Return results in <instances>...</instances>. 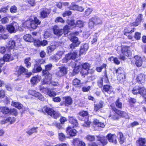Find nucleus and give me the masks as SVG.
<instances>
[{
	"label": "nucleus",
	"instance_id": "obj_39",
	"mask_svg": "<svg viewBox=\"0 0 146 146\" xmlns=\"http://www.w3.org/2000/svg\"><path fill=\"white\" fill-rule=\"evenodd\" d=\"M119 140V142L121 143H122L125 140L123 135L122 133H118L117 135Z\"/></svg>",
	"mask_w": 146,
	"mask_h": 146
},
{
	"label": "nucleus",
	"instance_id": "obj_14",
	"mask_svg": "<svg viewBox=\"0 0 146 146\" xmlns=\"http://www.w3.org/2000/svg\"><path fill=\"white\" fill-rule=\"evenodd\" d=\"M129 48L128 46H123L121 48L122 53L127 56L131 55V52L129 50Z\"/></svg>",
	"mask_w": 146,
	"mask_h": 146
},
{
	"label": "nucleus",
	"instance_id": "obj_32",
	"mask_svg": "<svg viewBox=\"0 0 146 146\" xmlns=\"http://www.w3.org/2000/svg\"><path fill=\"white\" fill-rule=\"evenodd\" d=\"M42 70V68L40 66L36 64L34 66V68L32 70V72L34 73L40 72Z\"/></svg>",
	"mask_w": 146,
	"mask_h": 146
},
{
	"label": "nucleus",
	"instance_id": "obj_33",
	"mask_svg": "<svg viewBox=\"0 0 146 146\" xmlns=\"http://www.w3.org/2000/svg\"><path fill=\"white\" fill-rule=\"evenodd\" d=\"M93 123L98 127L103 128L105 127L104 124L100 122L97 119H95L93 121Z\"/></svg>",
	"mask_w": 146,
	"mask_h": 146
},
{
	"label": "nucleus",
	"instance_id": "obj_40",
	"mask_svg": "<svg viewBox=\"0 0 146 146\" xmlns=\"http://www.w3.org/2000/svg\"><path fill=\"white\" fill-rule=\"evenodd\" d=\"M103 105V103L102 102H100L99 104H95L94 106V110L97 111L98 110L102 108V107Z\"/></svg>",
	"mask_w": 146,
	"mask_h": 146
},
{
	"label": "nucleus",
	"instance_id": "obj_26",
	"mask_svg": "<svg viewBox=\"0 0 146 146\" xmlns=\"http://www.w3.org/2000/svg\"><path fill=\"white\" fill-rule=\"evenodd\" d=\"M11 105L19 110L21 109L23 107L22 105L18 102L12 101L11 103Z\"/></svg>",
	"mask_w": 146,
	"mask_h": 146
},
{
	"label": "nucleus",
	"instance_id": "obj_23",
	"mask_svg": "<svg viewBox=\"0 0 146 146\" xmlns=\"http://www.w3.org/2000/svg\"><path fill=\"white\" fill-rule=\"evenodd\" d=\"M107 137L109 142L116 143V136L115 135L109 134L107 136Z\"/></svg>",
	"mask_w": 146,
	"mask_h": 146
},
{
	"label": "nucleus",
	"instance_id": "obj_51",
	"mask_svg": "<svg viewBox=\"0 0 146 146\" xmlns=\"http://www.w3.org/2000/svg\"><path fill=\"white\" fill-rule=\"evenodd\" d=\"M31 26L30 28L35 29L38 27V26L36 25L35 23L33 21V19H31Z\"/></svg>",
	"mask_w": 146,
	"mask_h": 146
},
{
	"label": "nucleus",
	"instance_id": "obj_49",
	"mask_svg": "<svg viewBox=\"0 0 146 146\" xmlns=\"http://www.w3.org/2000/svg\"><path fill=\"white\" fill-rule=\"evenodd\" d=\"M39 90L41 92L44 93H47L49 89L47 88H44L42 85H41L39 87Z\"/></svg>",
	"mask_w": 146,
	"mask_h": 146
},
{
	"label": "nucleus",
	"instance_id": "obj_41",
	"mask_svg": "<svg viewBox=\"0 0 146 146\" xmlns=\"http://www.w3.org/2000/svg\"><path fill=\"white\" fill-rule=\"evenodd\" d=\"M62 29H63V33H64L65 35L67 34L69 32L70 28L68 25L64 26Z\"/></svg>",
	"mask_w": 146,
	"mask_h": 146
},
{
	"label": "nucleus",
	"instance_id": "obj_43",
	"mask_svg": "<svg viewBox=\"0 0 146 146\" xmlns=\"http://www.w3.org/2000/svg\"><path fill=\"white\" fill-rule=\"evenodd\" d=\"M72 13V12L70 11H66L62 13V15L63 17H65L67 16L71 15Z\"/></svg>",
	"mask_w": 146,
	"mask_h": 146
},
{
	"label": "nucleus",
	"instance_id": "obj_57",
	"mask_svg": "<svg viewBox=\"0 0 146 146\" xmlns=\"http://www.w3.org/2000/svg\"><path fill=\"white\" fill-rule=\"evenodd\" d=\"M5 46L6 47H5L4 46L1 47L0 48V52L2 53H3L6 51L9 50V49L7 48V46Z\"/></svg>",
	"mask_w": 146,
	"mask_h": 146
},
{
	"label": "nucleus",
	"instance_id": "obj_25",
	"mask_svg": "<svg viewBox=\"0 0 146 146\" xmlns=\"http://www.w3.org/2000/svg\"><path fill=\"white\" fill-rule=\"evenodd\" d=\"M16 71L17 72L18 74L19 75L23 73L27 72L28 70L23 66H20L16 68Z\"/></svg>",
	"mask_w": 146,
	"mask_h": 146
},
{
	"label": "nucleus",
	"instance_id": "obj_17",
	"mask_svg": "<svg viewBox=\"0 0 146 146\" xmlns=\"http://www.w3.org/2000/svg\"><path fill=\"white\" fill-rule=\"evenodd\" d=\"M63 102L65 106L71 105L72 102V98L70 96L64 97L63 98Z\"/></svg>",
	"mask_w": 146,
	"mask_h": 146
},
{
	"label": "nucleus",
	"instance_id": "obj_37",
	"mask_svg": "<svg viewBox=\"0 0 146 146\" xmlns=\"http://www.w3.org/2000/svg\"><path fill=\"white\" fill-rule=\"evenodd\" d=\"M64 54V52L62 51H60L54 57V58L53 59H55L56 60H58L61 57L62 55Z\"/></svg>",
	"mask_w": 146,
	"mask_h": 146
},
{
	"label": "nucleus",
	"instance_id": "obj_59",
	"mask_svg": "<svg viewBox=\"0 0 146 146\" xmlns=\"http://www.w3.org/2000/svg\"><path fill=\"white\" fill-rule=\"evenodd\" d=\"M80 140L78 138L74 139L72 143L74 146H78Z\"/></svg>",
	"mask_w": 146,
	"mask_h": 146
},
{
	"label": "nucleus",
	"instance_id": "obj_29",
	"mask_svg": "<svg viewBox=\"0 0 146 146\" xmlns=\"http://www.w3.org/2000/svg\"><path fill=\"white\" fill-rule=\"evenodd\" d=\"M10 109L7 107H2L0 108V111L4 114H7L9 113Z\"/></svg>",
	"mask_w": 146,
	"mask_h": 146
},
{
	"label": "nucleus",
	"instance_id": "obj_27",
	"mask_svg": "<svg viewBox=\"0 0 146 146\" xmlns=\"http://www.w3.org/2000/svg\"><path fill=\"white\" fill-rule=\"evenodd\" d=\"M14 58L13 56L11 54H5L3 57V60L6 62L11 61Z\"/></svg>",
	"mask_w": 146,
	"mask_h": 146
},
{
	"label": "nucleus",
	"instance_id": "obj_48",
	"mask_svg": "<svg viewBox=\"0 0 146 146\" xmlns=\"http://www.w3.org/2000/svg\"><path fill=\"white\" fill-rule=\"evenodd\" d=\"M141 33L140 32H137L135 33L134 36L136 40H139L141 38Z\"/></svg>",
	"mask_w": 146,
	"mask_h": 146
},
{
	"label": "nucleus",
	"instance_id": "obj_12",
	"mask_svg": "<svg viewBox=\"0 0 146 146\" xmlns=\"http://www.w3.org/2000/svg\"><path fill=\"white\" fill-rule=\"evenodd\" d=\"M59 71L56 73V75L60 77L64 76L67 74V68L64 66H61L59 67Z\"/></svg>",
	"mask_w": 146,
	"mask_h": 146
},
{
	"label": "nucleus",
	"instance_id": "obj_24",
	"mask_svg": "<svg viewBox=\"0 0 146 146\" xmlns=\"http://www.w3.org/2000/svg\"><path fill=\"white\" fill-rule=\"evenodd\" d=\"M74 64L73 65H72V66H74L75 68L74 69L73 71L75 73V74H77L80 71V68H81L82 66L80 64H78V63L77 62V63H74Z\"/></svg>",
	"mask_w": 146,
	"mask_h": 146
},
{
	"label": "nucleus",
	"instance_id": "obj_8",
	"mask_svg": "<svg viewBox=\"0 0 146 146\" xmlns=\"http://www.w3.org/2000/svg\"><path fill=\"white\" fill-rule=\"evenodd\" d=\"M134 31V28H133L131 30H130L129 27H126L125 28L123 32L124 35L127 36L128 39H132L133 38V36L131 33H133Z\"/></svg>",
	"mask_w": 146,
	"mask_h": 146
},
{
	"label": "nucleus",
	"instance_id": "obj_20",
	"mask_svg": "<svg viewBox=\"0 0 146 146\" xmlns=\"http://www.w3.org/2000/svg\"><path fill=\"white\" fill-rule=\"evenodd\" d=\"M9 46H21V44L20 43V40L19 39L15 41L14 40L11 39L10 40L8 43Z\"/></svg>",
	"mask_w": 146,
	"mask_h": 146
},
{
	"label": "nucleus",
	"instance_id": "obj_52",
	"mask_svg": "<svg viewBox=\"0 0 146 146\" xmlns=\"http://www.w3.org/2000/svg\"><path fill=\"white\" fill-rule=\"evenodd\" d=\"M9 21V19L8 17H3L1 19V22L2 24H5L8 22Z\"/></svg>",
	"mask_w": 146,
	"mask_h": 146
},
{
	"label": "nucleus",
	"instance_id": "obj_42",
	"mask_svg": "<svg viewBox=\"0 0 146 146\" xmlns=\"http://www.w3.org/2000/svg\"><path fill=\"white\" fill-rule=\"evenodd\" d=\"M31 60V59L29 57L27 58L25 60V63L26 65V66L27 68H29L31 66V63L29 62Z\"/></svg>",
	"mask_w": 146,
	"mask_h": 146
},
{
	"label": "nucleus",
	"instance_id": "obj_11",
	"mask_svg": "<svg viewBox=\"0 0 146 146\" xmlns=\"http://www.w3.org/2000/svg\"><path fill=\"white\" fill-rule=\"evenodd\" d=\"M52 29L54 34L58 36H61L63 34V29H60L57 25L54 26Z\"/></svg>",
	"mask_w": 146,
	"mask_h": 146
},
{
	"label": "nucleus",
	"instance_id": "obj_4",
	"mask_svg": "<svg viewBox=\"0 0 146 146\" xmlns=\"http://www.w3.org/2000/svg\"><path fill=\"white\" fill-rule=\"evenodd\" d=\"M42 75L44 76L43 79V84H50L52 78V75L49 72H47L45 70H43L42 72Z\"/></svg>",
	"mask_w": 146,
	"mask_h": 146
},
{
	"label": "nucleus",
	"instance_id": "obj_30",
	"mask_svg": "<svg viewBox=\"0 0 146 146\" xmlns=\"http://www.w3.org/2000/svg\"><path fill=\"white\" fill-rule=\"evenodd\" d=\"M139 146H146V140L144 138H140L137 141Z\"/></svg>",
	"mask_w": 146,
	"mask_h": 146
},
{
	"label": "nucleus",
	"instance_id": "obj_64",
	"mask_svg": "<svg viewBox=\"0 0 146 146\" xmlns=\"http://www.w3.org/2000/svg\"><path fill=\"white\" fill-rule=\"evenodd\" d=\"M68 24L70 26L76 27V23L74 20H70L68 22Z\"/></svg>",
	"mask_w": 146,
	"mask_h": 146
},
{
	"label": "nucleus",
	"instance_id": "obj_6",
	"mask_svg": "<svg viewBox=\"0 0 146 146\" xmlns=\"http://www.w3.org/2000/svg\"><path fill=\"white\" fill-rule=\"evenodd\" d=\"M118 80L121 82H123L125 78V73L122 68H119L116 70Z\"/></svg>",
	"mask_w": 146,
	"mask_h": 146
},
{
	"label": "nucleus",
	"instance_id": "obj_19",
	"mask_svg": "<svg viewBox=\"0 0 146 146\" xmlns=\"http://www.w3.org/2000/svg\"><path fill=\"white\" fill-rule=\"evenodd\" d=\"M42 111L44 113H46L48 115L52 116L53 113H54L55 111L51 108H49L46 107H44L42 109Z\"/></svg>",
	"mask_w": 146,
	"mask_h": 146
},
{
	"label": "nucleus",
	"instance_id": "obj_9",
	"mask_svg": "<svg viewBox=\"0 0 146 146\" xmlns=\"http://www.w3.org/2000/svg\"><path fill=\"white\" fill-rule=\"evenodd\" d=\"M28 93L29 94L35 96L42 101H44V100L43 96L41 94L35 90H29Z\"/></svg>",
	"mask_w": 146,
	"mask_h": 146
},
{
	"label": "nucleus",
	"instance_id": "obj_21",
	"mask_svg": "<svg viewBox=\"0 0 146 146\" xmlns=\"http://www.w3.org/2000/svg\"><path fill=\"white\" fill-rule=\"evenodd\" d=\"M6 29L10 33H15L16 32L15 27L12 24L7 25H6Z\"/></svg>",
	"mask_w": 146,
	"mask_h": 146
},
{
	"label": "nucleus",
	"instance_id": "obj_55",
	"mask_svg": "<svg viewBox=\"0 0 146 146\" xmlns=\"http://www.w3.org/2000/svg\"><path fill=\"white\" fill-rule=\"evenodd\" d=\"M60 114L59 112L55 111L54 113H53V114L52 116L53 118L55 119L59 117L60 116Z\"/></svg>",
	"mask_w": 146,
	"mask_h": 146
},
{
	"label": "nucleus",
	"instance_id": "obj_7",
	"mask_svg": "<svg viewBox=\"0 0 146 146\" xmlns=\"http://www.w3.org/2000/svg\"><path fill=\"white\" fill-rule=\"evenodd\" d=\"M78 56L76 52H72L66 55L65 58L62 60V62L64 63H66L71 59L73 60L75 59Z\"/></svg>",
	"mask_w": 146,
	"mask_h": 146
},
{
	"label": "nucleus",
	"instance_id": "obj_1",
	"mask_svg": "<svg viewBox=\"0 0 146 146\" xmlns=\"http://www.w3.org/2000/svg\"><path fill=\"white\" fill-rule=\"evenodd\" d=\"M23 39L27 42H33L34 46H46L48 44V42L45 40H40L38 39H33V37L30 34H27L23 36Z\"/></svg>",
	"mask_w": 146,
	"mask_h": 146
},
{
	"label": "nucleus",
	"instance_id": "obj_62",
	"mask_svg": "<svg viewBox=\"0 0 146 146\" xmlns=\"http://www.w3.org/2000/svg\"><path fill=\"white\" fill-rule=\"evenodd\" d=\"M73 84L74 85L76 86H78L80 84V81L77 79H74L73 80Z\"/></svg>",
	"mask_w": 146,
	"mask_h": 146
},
{
	"label": "nucleus",
	"instance_id": "obj_22",
	"mask_svg": "<svg viewBox=\"0 0 146 146\" xmlns=\"http://www.w3.org/2000/svg\"><path fill=\"white\" fill-rule=\"evenodd\" d=\"M15 118L13 117H9L7 118L6 120H4L1 121V124H4L6 123L10 122L11 124L13 123L15 121Z\"/></svg>",
	"mask_w": 146,
	"mask_h": 146
},
{
	"label": "nucleus",
	"instance_id": "obj_3",
	"mask_svg": "<svg viewBox=\"0 0 146 146\" xmlns=\"http://www.w3.org/2000/svg\"><path fill=\"white\" fill-rule=\"evenodd\" d=\"M52 9L50 8L44 7L40 9V18L42 19L47 18L50 14Z\"/></svg>",
	"mask_w": 146,
	"mask_h": 146
},
{
	"label": "nucleus",
	"instance_id": "obj_31",
	"mask_svg": "<svg viewBox=\"0 0 146 146\" xmlns=\"http://www.w3.org/2000/svg\"><path fill=\"white\" fill-rule=\"evenodd\" d=\"M69 121L72 125L73 127L77 126L78 123L77 120L75 118L73 117H70Z\"/></svg>",
	"mask_w": 146,
	"mask_h": 146
},
{
	"label": "nucleus",
	"instance_id": "obj_53",
	"mask_svg": "<svg viewBox=\"0 0 146 146\" xmlns=\"http://www.w3.org/2000/svg\"><path fill=\"white\" fill-rule=\"evenodd\" d=\"M55 48V46H48L47 48V53L49 54H50Z\"/></svg>",
	"mask_w": 146,
	"mask_h": 146
},
{
	"label": "nucleus",
	"instance_id": "obj_10",
	"mask_svg": "<svg viewBox=\"0 0 146 146\" xmlns=\"http://www.w3.org/2000/svg\"><path fill=\"white\" fill-rule=\"evenodd\" d=\"M143 16L142 14H139L136 18L135 21L130 23V26L134 27L138 26L142 21Z\"/></svg>",
	"mask_w": 146,
	"mask_h": 146
},
{
	"label": "nucleus",
	"instance_id": "obj_45",
	"mask_svg": "<svg viewBox=\"0 0 146 146\" xmlns=\"http://www.w3.org/2000/svg\"><path fill=\"white\" fill-rule=\"evenodd\" d=\"M9 113L15 116H16L18 114L17 111L15 108L10 109Z\"/></svg>",
	"mask_w": 146,
	"mask_h": 146
},
{
	"label": "nucleus",
	"instance_id": "obj_16",
	"mask_svg": "<svg viewBox=\"0 0 146 146\" xmlns=\"http://www.w3.org/2000/svg\"><path fill=\"white\" fill-rule=\"evenodd\" d=\"M115 112L116 113H115L114 115H112V118L114 119H117V114L122 117H127L126 116L127 115V114L124 112L118 111L117 112V111H115Z\"/></svg>",
	"mask_w": 146,
	"mask_h": 146
},
{
	"label": "nucleus",
	"instance_id": "obj_34",
	"mask_svg": "<svg viewBox=\"0 0 146 146\" xmlns=\"http://www.w3.org/2000/svg\"><path fill=\"white\" fill-rule=\"evenodd\" d=\"M31 19L27 20L23 24V27L25 28H30Z\"/></svg>",
	"mask_w": 146,
	"mask_h": 146
},
{
	"label": "nucleus",
	"instance_id": "obj_60",
	"mask_svg": "<svg viewBox=\"0 0 146 146\" xmlns=\"http://www.w3.org/2000/svg\"><path fill=\"white\" fill-rule=\"evenodd\" d=\"M94 25L93 21L92 20L89 21L88 23V27L90 29H92L93 28Z\"/></svg>",
	"mask_w": 146,
	"mask_h": 146
},
{
	"label": "nucleus",
	"instance_id": "obj_36",
	"mask_svg": "<svg viewBox=\"0 0 146 146\" xmlns=\"http://www.w3.org/2000/svg\"><path fill=\"white\" fill-rule=\"evenodd\" d=\"M88 48V46H81L80 50V56L84 53Z\"/></svg>",
	"mask_w": 146,
	"mask_h": 146
},
{
	"label": "nucleus",
	"instance_id": "obj_35",
	"mask_svg": "<svg viewBox=\"0 0 146 146\" xmlns=\"http://www.w3.org/2000/svg\"><path fill=\"white\" fill-rule=\"evenodd\" d=\"M145 75L143 74H140L138 75L136 78V80L139 82L143 81L145 79Z\"/></svg>",
	"mask_w": 146,
	"mask_h": 146
},
{
	"label": "nucleus",
	"instance_id": "obj_47",
	"mask_svg": "<svg viewBox=\"0 0 146 146\" xmlns=\"http://www.w3.org/2000/svg\"><path fill=\"white\" fill-rule=\"evenodd\" d=\"M97 33H96L94 36V37L93 40L91 41V43L92 44H96L97 41Z\"/></svg>",
	"mask_w": 146,
	"mask_h": 146
},
{
	"label": "nucleus",
	"instance_id": "obj_13",
	"mask_svg": "<svg viewBox=\"0 0 146 146\" xmlns=\"http://www.w3.org/2000/svg\"><path fill=\"white\" fill-rule=\"evenodd\" d=\"M66 133L67 135L72 137L76 135L77 131L75 129L70 127H68L67 128Z\"/></svg>",
	"mask_w": 146,
	"mask_h": 146
},
{
	"label": "nucleus",
	"instance_id": "obj_15",
	"mask_svg": "<svg viewBox=\"0 0 146 146\" xmlns=\"http://www.w3.org/2000/svg\"><path fill=\"white\" fill-rule=\"evenodd\" d=\"M41 79V77L40 76H36L32 78L31 80V82L33 85H36L38 83Z\"/></svg>",
	"mask_w": 146,
	"mask_h": 146
},
{
	"label": "nucleus",
	"instance_id": "obj_5",
	"mask_svg": "<svg viewBox=\"0 0 146 146\" xmlns=\"http://www.w3.org/2000/svg\"><path fill=\"white\" fill-rule=\"evenodd\" d=\"M90 65L88 63H85L82 65L83 69L81 70V73L83 75L87 74L88 73H92L94 72V70L92 69H90Z\"/></svg>",
	"mask_w": 146,
	"mask_h": 146
},
{
	"label": "nucleus",
	"instance_id": "obj_46",
	"mask_svg": "<svg viewBox=\"0 0 146 146\" xmlns=\"http://www.w3.org/2000/svg\"><path fill=\"white\" fill-rule=\"evenodd\" d=\"M92 11V8H88L84 12V16L86 17L88 16L91 13Z\"/></svg>",
	"mask_w": 146,
	"mask_h": 146
},
{
	"label": "nucleus",
	"instance_id": "obj_50",
	"mask_svg": "<svg viewBox=\"0 0 146 146\" xmlns=\"http://www.w3.org/2000/svg\"><path fill=\"white\" fill-rule=\"evenodd\" d=\"M47 94L50 97L55 96L56 95V93L54 91L48 90L47 92Z\"/></svg>",
	"mask_w": 146,
	"mask_h": 146
},
{
	"label": "nucleus",
	"instance_id": "obj_2",
	"mask_svg": "<svg viewBox=\"0 0 146 146\" xmlns=\"http://www.w3.org/2000/svg\"><path fill=\"white\" fill-rule=\"evenodd\" d=\"M132 92L134 94H140L146 99V89L143 87L136 86L133 89Z\"/></svg>",
	"mask_w": 146,
	"mask_h": 146
},
{
	"label": "nucleus",
	"instance_id": "obj_38",
	"mask_svg": "<svg viewBox=\"0 0 146 146\" xmlns=\"http://www.w3.org/2000/svg\"><path fill=\"white\" fill-rule=\"evenodd\" d=\"M84 26V23L81 20H78L76 23V27H77L80 28L83 27Z\"/></svg>",
	"mask_w": 146,
	"mask_h": 146
},
{
	"label": "nucleus",
	"instance_id": "obj_28",
	"mask_svg": "<svg viewBox=\"0 0 146 146\" xmlns=\"http://www.w3.org/2000/svg\"><path fill=\"white\" fill-rule=\"evenodd\" d=\"M134 58L136 60L135 62L136 65L137 67H140L142 65V59L141 57L138 56H136Z\"/></svg>",
	"mask_w": 146,
	"mask_h": 146
},
{
	"label": "nucleus",
	"instance_id": "obj_58",
	"mask_svg": "<svg viewBox=\"0 0 146 146\" xmlns=\"http://www.w3.org/2000/svg\"><path fill=\"white\" fill-rule=\"evenodd\" d=\"M59 139L60 140L63 141L65 139V135L62 133H59Z\"/></svg>",
	"mask_w": 146,
	"mask_h": 146
},
{
	"label": "nucleus",
	"instance_id": "obj_54",
	"mask_svg": "<svg viewBox=\"0 0 146 146\" xmlns=\"http://www.w3.org/2000/svg\"><path fill=\"white\" fill-rule=\"evenodd\" d=\"M37 129V127L32 128L27 131V133L29 135H31L33 133L36 132Z\"/></svg>",
	"mask_w": 146,
	"mask_h": 146
},
{
	"label": "nucleus",
	"instance_id": "obj_18",
	"mask_svg": "<svg viewBox=\"0 0 146 146\" xmlns=\"http://www.w3.org/2000/svg\"><path fill=\"white\" fill-rule=\"evenodd\" d=\"M70 37V41L76 46L80 44L81 42L79 40L78 38L77 37L74 36H71Z\"/></svg>",
	"mask_w": 146,
	"mask_h": 146
},
{
	"label": "nucleus",
	"instance_id": "obj_63",
	"mask_svg": "<svg viewBox=\"0 0 146 146\" xmlns=\"http://www.w3.org/2000/svg\"><path fill=\"white\" fill-rule=\"evenodd\" d=\"M110 87L111 86L109 85H105L103 86V90L105 92H108L110 90Z\"/></svg>",
	"mask_w": 146,
	"mask_h": 146
},
{
	"label": "nucleus",
	"instance_id": "obj_61",
	"mask_svg": "<svg viewBox=\"0 0 146 146\" xmlns=\"http://www.w3.org/2000/svg\"><path fill=\"white\" fill-rule=\"evenodd\" d=\"M27 2L31 6H34L36 3L35 0H27Z\"/></svg>",
	"mask_w": 146,
	"mask_h": 146
},
{
	"label": "nucleus",
	"instance_id": "obj_56",
	"mask_svg": "<svg viewBox=\"0 0 146 146\" xmlns=\"http://www.w3.org/2000/svg\"><path fill=\"white\" fill-rule=\"evenodd\" d=\"M17 8L15 5L12 6L10 8V11L12 13H16L17 11Z\"/></svg>",
	"mask_w": 146,
	"mask_h": 146
},
{
	"label": "nucleus",
	"instance_id": "obj_44",
	"mask_svg": "<svg viewBox=\"0 0 146 146\" xmlns=\"http://www.w3.org/2000/svg\"><path fill=\"white\" fill-rule=\"evenodd\" d=\"M55 23L60 22L61 23H64L65 22L64 20L61 17H56L55 20Z\"/></svg>",
	"mask_w": 146,
	"mask_h": 146
}]
</instances>
